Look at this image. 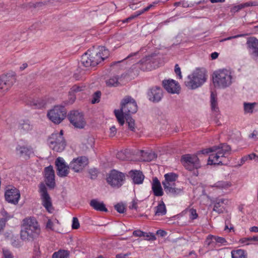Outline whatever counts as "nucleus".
<instances>
[{"instance_id":"nucleus-54","label":"nucleus","mask_w":258,"mask_h":258,"mask_svg":"<svg viewBox=\"0 0 258 258\" xmlns=\"http://www.w3.org/2000/svg\"><path fill=\"white\" fill-rule=\"evenodd\" d=\"M116 133V129L114 126H112L110 128V137H114Z\"/></svg>"},{"instance_id":"nucleus-58","label":"nucleus","mask_w":258,"mask_h":258,"mask_svg":"<svg viewBox=\"0 0 258 258\" xmlns=\"http://www.w3.org/2000/svg\"><path fill=\"white\" fill-rule=\"evenodd\" d=\"M241 36V35H235V36H233L228 37L227 38H226L222 39L220 40V42H224L225 41L229 40H231V39H233V38H236L240 37Z\"/></svg>"},{"instance_id":"nucleus-15","label":"nucleus","mask_w":258,"mask_h":258,"mask_svg":"<svg viewBox=\"0 0 258 258\" xmlns=\"http://www.w3.org/2000/svg\"><path fill=\"white\" fill-rule=\"evenodd\" d=\"M6 200L9 203L17 204L20 197L19 190L16 187L9 185L7 187L5 192Z\"/></svg>"},{"instance_id":"nucleus-14","label":"nucleus","mask_w":258,"mask_h":258,"mask_svg":"<svg viewBox=\"0 0 258 258\" xmlns=\"http://www.w3.org/2000/svg\"><path fill=\"white\" fill-rule=\"evenodd\" d=\"M16 81L13 75H6L0 76V96L11 88Z\"/></svg>"},{"instance_id":"nucleus-3","label":"nucleus","mask_w":258,"mask_h":258,"mask_svg":"<svg viewBox=\"0 0 258 258\" xmlns=\"http://www.w3.org/2000/svg\"><path fill=\"white\" fill-rule=\"evenodd\" d=\"M109 55V50L104 46H99L97 49L88 50L81 58V64L86 68L95 67Z\"/></svg>"},{"instance_id":"nucleus-20","label":"nucleus","mask_w":258,"mask_h":258,"mask_svg":"<svg viewBox=\"0 0 258 258\" xmlns=\"http://www.w3.org/2000/svg\"><path fill=\"white\" fill-rule=\"evenodd\" d=\"M45 181L47 186L50 188L53 189L55 186V174L53 167L50 165L44 168Z\"/></svg>"},{"instance_id":"nucleus-8","label":"nucleus","mask_w":258,"mask_h":258,"mask_svg":"<svg viewBox=\"0 0 258 258\" xmlns=\"http://www.w3.org/2000/svg\"><path fill=\"white\" fill-rule=\"evenodd\" d=\"M67 110L64 106L57 105L47 113L49 119L55 124L60 123L66 117Z\"/></svg>"},{"instance_id":"nucleus-39","label":"nucleus","mask_w":258,"mask_h":258,"mask_svg":"<svg viewBox=\"0 0 258 258\" xmlns=\"http://www.w3.org/2000/svg\"><path fill=\"white\" fill-rule=\"evenodd\" d=\"M232 258H246L244 251L242 249H238L231 251Z\"/></svg>"},{"instance_id":"nucleus-13","label":"nucleus","mask_w":258,"mask_h":258,"mask_svg":"<svg viewBox=\"0 0 258 258\" xmlns=\"http://www.w3.org/2000/svg\"><path fill=\"white\" fill-rule=\"evenodd\" d=\"M68 118L75 127L82 128L86 124L83 114L78 111H71L68 115Z\"/></svg>"},{"instance_id":"nucleus-7","label":"nucleus","mask_w":258,"mask_h":258,"mask_svg":"<svg viewBox=\"0 0 258 258\" xmlns=\"http://www.w3.org/2000/svg\"><path fill=\"white\" fill-rule=\"evenodd\" d=\"M213 84L216 87L225 88L232 83L231 72L226 69L215 72L213 75Z\"/></svg>"},{"instance_id":"nucleus-61","label":"nucleus","mask_w":258,"mask_h":258,"mask_svg":"<svg viewBox=\"0 0 258 258\" xmlns=\"http://www.w3.org/2000/svg\"><path fill=\"white\" fill-rule=\"evenodd\" d=\"M135 18L134 15H132L130 17H128L126 19H125L122 21L123 23H128V22L131 21V20L134 19Z\"/></svg>"},{"instance_id":"nucleus-56","label":"nucleus","mask_w":258,"mask_h":258,"mask_svg":"<svg viewBox=\"0 0 258 258\" xmlns=\"http://www.w3.org/2000/svg\"><path fill=\"white\" fill-rule=\"evenodd\" d=\"M138 200H134L132 202V205L129 207L130 209H137V202Z\"/></svg>"},{"instance_id":"nucleus-16","label":"nucleus","mask_w":258,"mask_h":258,"mask_svg":"<svg viewBox=\"0 0 258 258\" xmlns=\"http://www.w3.org/2000/svg\"><path fill=\"white\" fill-rule=\"evenodd\" d=\"M88 159L84 156L74 159L70 164V169L76 172H79L88 164Z\"/></svg>"},{"instance_id":"nucleus-42","label":"nucleus","mask_w":258,"mask_h":258,"mask_svg":"<svg viewBox=\"0 0 258 258\" xmlns=\"http://www.w3.org/2000/svg\"><path fill=\"white\" fill-rule=\"evenodd\" d=\"M101 93L100 91L95 92L93 95V99L91 101L92 104L98 103L100 101Z\"/></svg>"},{"instance_id":"nucleus-9","label":"nucleus","mask_w":258,"mask_h":258,"mask_svg":"<svg viewBox=\"0 0 258 258\" xmlns=\"http://www.w3.org/2000/svg\"><path fill=\"white\" fill-rule=\"evenodd\" d=\"M48 143L49 147L57 152L63 151L66 146L64 137H61L59 135H51L48 139Z\"/></svg>"},{"instance_id":"nucleus-10","label":"nucleus","mask_w":258,"mask_h":258,"mask_svg":"<svg viewBox=\"0 0 258 258\" xmlns=\"http://www.w3.org/2000/svg\"><path fill=\"white\" fill-rule=\"evenodd\" d=\"M180 161L184 167L189 171L198 169L201 167L199 159L197 156L195 155L185 154L182 155Z\"/></svg>"},{"instance_id":"nucleus-27","label":"nucleus","mask_w":258,"mask_h":258,"mask_svg":"<svg viewBox=\"0 0 258 258\" xmlns=\"http://www.w3.org/2000/svg\"><path fill=\"white\" fill-rule=\"evenodd\" d=\"M228 200L225 199H217L214 202L213 211L219 214L222 213L224 210L223 205L227 204Z\"/></svg>"},{"instance_id":"nucleus-32","label":"nucleus","mask_w":258,"mask_h":258,"mask_svg":"<svg viewBox=\"0 0 258 258\" xmlns=\"http://www.w3.org/2000/svg\"><path fill=\"white\" fill-rule=\"evenodd\" d=\"M155 215L156 216H163L166 213L165 205L163 201L160 202L158 205L155 207Z\"/></svg>"},{"instance_id":"nucleus-29","label":"nucleus","mask_w":258,"mask_h":258,"mask_svg":"<svg viewBox=\"0 0 258 258\" xmlns=\"http://www.w3.org/2000/svg\"><path fill=\"white\" fill-rule=\"evenodd\" d=\"M90 205L94 210L101 211V212H107V209L105 207V204L103 202H99L97 199H93L91 200L90 202Z\"/></svg>"},{"instance_id":"nucleus-48","label":"nucleus","mask_w":258,"mask_h":258,"mask_svg":"<svg viewBox=\"0 0 258 258\" xmlns=\"http://www.w3.org/2000/svg\"><path fill=\"white\" fill-rule=\"evenodd\" d=\"M116 158L120 160H125L126 156L123 151H119L116 154Z\"/></svg>"},{"instance_id":"nucleus-22","label":"nucleus","mask_w":258,"mask_h":258,"mask_svg":"<svg viewBox=\"0 0 258 258\" xmlns=\"http://www.w3.org/2000/svg\"><path fill=\"white\" fill-rule=\"evenodd\" d=\"M162 84L165 89L169 93H176L179 90V86L173 80H164Z\"/></svg>"},{"instance_id":"nucleus-34","label":"nucleus","mask_w":258,"mask_h":258,"mask_svg":"<svg viewBox=\"0 0 258 258\" xmlns=\"http://www.w3.org/2000/svg\"><path fill=\"white\" fill-rule=\"evenodd\" d=\"M119 77L118 76H113L106 81V84L109 87H116L118 85Z\"/></svg>"},{"instance_id":"nucleus-6","label":"nucleus","mask_w":258,"mask_h":258,"mask_svg":"<svg viewBox=\"0 0 258 258\" xmlns=\"http://www.w3.org/2000/svg\"><path fill=\"white\" fill-rule=\"evenodd\" d=\"M206 70L204 68L197 69L188 75L185 85L190 89H195L202 86L207 80Z\"/></svg>"},{"instance_id":"nucleus-11","label":"nucleus","mask_w":258,"mask_h":258,"mask_svg":"<svg viewBox=\"0 0 258 258\" xmlns=\"http://www.w3.org/2000/svg\"><path fill=\"white\" fill-rule=\"evenodd\" d=\"M39 192L42 201V205L48 212L53 210L51 198L47 192V189L44 183L41 182L39 185Z\"/></svg>"},{"instance_id":"nucleus-26","label":"nucleus","mask_w":258,"mask_h":258,"mask_svg":"<svg viewBox=\"0 0 258 258\" xmlns=\"http://www.w3.org/2000/svg\"><path fill=\"white\" fill-rule=\"evenodd\" d=\"M129 174L134 183L138 184L142 183L144 179V175L141 171L132 170L129 172Z\"/></svg>"},{"instance_id":"nucleus-62","label":"nucleus","mask_w":258,"mask_h":258,"mask_svg":"<svg viewBox=\"0 0 258 258\" xmlns=\"http://www.w3.org/2000/svg\"><path fill=\"white\" fill-rule=\"evenodd\" d=\"M53 223L50 220H48L46 223V227L49 229H52Z\"/></svg>"},{"instance_id":"nucleus-19","label":"nucleus","mask_w":258,"mask_h":258,"mask_svg":"<svg viewBox=\"0 0 258 258\" xmlns=\"http://www.w3.org/2000/svg\"><path fill=\"white\" fill-rule=\"evenodd\" d=\"M56 166L57 175L59 177H66L69 173L70 165H67L63 158L58 157L55 162Z\"/></svg>"},{"instance_id":"nucleus-46","label":"nucleus","mask_w":258,"mask_h":258,"mask_svg":"<svg viewBox=\"0 0 258 258\" xmlns=\"http://www.w3.org/2000/svg\"><path fill=\"white\" fill-rule=\"evenodd\" d=\"M189 218L191 220H195L197 219L198 217V215L197 213V211L195 209H191L189 210Z\"/></svg>"},{"instance_id":"nucleus-21","label":"nucleus","mask_w":258,"mask_h":258,"mask_svg":"<svg viewBox=\"0 0 258 258\" xmlns=\"http://www.w3.org/2000/svg\"><path fill=\"white\" fill-rule=\"evenodd\" d=\"M162 95V89L157 86L151 88L148 93L149 100L153 102H159L161 99Z\"/></svg>"},{"instance_id":"nucleus-50","label":"nucleus","mask_w":258,"mask_h":258,"mask_svg":"<svg viewBox=\"0 0 258 258\" xmlns=\"http://www.w3.org/2000/svg\"><path fill=\"white\" fill-rule=\"evenodd\" d=\"M133 235L137 237L145 236V232H144L140 230H137L133 232Z\"/></svg>"},{"instance_id":"nucleus-12","label":"nucleus","mask_w":258,"mask_h":258,"mask_svg":"<svg viewBox=\"0 0 258 258\" xmlns=\"http://www.w3.org/2000/svg\"><path fill=\"white\" fill-rule=\"evenodd\" d=\"M124 179V174L115 170H112L106 179L108 184L112 187H116L121 186Z\"/></svg>"},{"instance_id":"nucleus-59","label":"nucleus","mask_w":258,"mask_h":258,"mask_svg":"<svg viewBox=\"0 0 258 258\" xmlns=\"http://www.w3.org/2000/svg\"><path fill=\"white\" fill-rule=\"evenodd\" d=\"M157 234L161 236V237H164L166 235L167 232L163 230H158L156 232Z\"/></svg>"},{"instance_id":"nucleus-40","label":"nucleus","mask_w":258,"mask_h":258,"mask_svg":"<svg viewBox=\"0 0 258 258\" xmlns=\"http://www.w3.org/2000/svg\"><path fill=\"white\" fill-rule=\"evenodd\" d=\"M86 86L79 84L74 85L70 89L71 93H77L84 91L86 89Z\"/></svg>"},{"instance_id":"nucleus-45","label":"nucleus","mask_w":258,"mask_h":258,"mask_svg":"<svg viewBox=\"0 0 258 258\" xmlns=\"http://www.w3.org/2000/svg\"><path fill=\"white\" fill-rule=\"evenodd\" d=\"M245 7H246V6H245V3L241 4L239 5L235 6L233 7L231 9V12H233V13H236Z\"/></svg>"},{"instance_id":"nucleus-25","label":"nucleus","mask_w":258,"mask_h":258,"mask_svg":"<svg viewBox=\"0 0 258 258\" xmlns=\"http://www.w3.org/2000/svg\"><path fill=\"white\" fill-rule=\"evenodd\" d=\"M164 177L165 180L162 182L163 187L175 184V181L178 178V175L174 173L170 172L165 174Z\"/></svg>"},{"instance_id":"nucleus-33","label":"nucleus","mask_w":258,"mask_h":258,"mask_svg":"<svg viewBox=\"0 0 258 258\" xmlns=\"http://www.w3.org/2000/svg\"><path fill=\"white\" fill-rule=\"evenodd\" d=\"M19 128L25 132H28L32 130L33 125L31 124L29 120H22L19 123Z\"/></svg>"},{"instance_id":"nucleus-38","label":"nucleus","mask_w":258,"mask_h":258,"mask_svg":"<svg viewBox=\"0 0 258 258\" xmlns=\"http://www.w3.org/2000/svg\"><path fill=\"white\" fill-rule=\"evenodd\" d=\"M124 118L125 119L126 123L128 124V128L132 131H135V120L130 115L124 116Z\"/></svg>"},{"instance_id":"nucleus-51","label":"nucleus","mask_w":258,"mask_h":258,"mask_svg":"<svg viewBox=\"0 0 258 258\" xmlns=\"http://www.w3.org/2000/svg\"><path fill=\"white\" fill-rule=\"evenodd\" d=\"M174 72H175V74L179 77V79L182 78L180 69L178 64H176L175 66Z\"/></svg>"},{"instance_id":"nucleus-64","label":"nucleus","mask_w":258,"mask_h":258,"mask_svg":"<svg viewBox=\"0 0 258 258\" xmlns=\"http://www.w3.org/2000/svg\"><path fill=\"white\" fill-rule=\"evenodd\" d=\"M218 55H219L218 53H217L216 52H214L211 54V57L212 58V59H215L218 57Z\"/></svg>"},{"instance_id":"nucleus-55","label":"nucleus","mask_w":258,"mask_h":258,"mask_svg":"<svg viewBox=\"0 0 258 258\" xmlns=\"http://www.w3.org/2000/svg\"><path fill=\"white\" fill-rule=\"evenodd\" d=\"M245 6L247 7L250 6H258V2H248L245 3Z\"/></svg>"},{"instance_id":"nucleus-4","label":"nucleus","mask_w":258,"mask_h":258,"mask_svg":"<svg viewBox=\"0 0 258 258\" xmlns=\"http://www.w3.org/2000/svg\"><path fill=\"white\" fill-rule=\"evenodd\" d=\"M40 233V228L36 219L33 217L23 220L20 237L23 241H33Z\"/></svg>"},{"instance_id":"nucleus-18","label":"nucleus","mask_w":258,"mask_h":258,"mask_svg":"<svg viewBox=\"0 0 258 258\" xmlns=\"http://www.w3.org/2000/svg\"><path fill=\"white\" fill-rule=\"evenodd\" d=\"M154 63V58L153 56H147L143 58L136 66L143 71H149L155 69Z\"/></svg>"},{"instance_id":"nucleus-2","label":"nucleus","mask_w":258,"mask_h":258,"mask_svg":"<svg viewBox=\"0 0 258 258\" xmlns=\"http://www.w3.org/2000/svg\"><path fill=\"white\" fill-rule=\"evenodd\" d=\"M109 55V50L104 46H99L97 49L88 50L81 58V64L86 68L95 67Z\"/></svg>"},{"instance_id":"nucleus-1","label":"nucleus","mask_w":258,"mask_h":258,"mask_svg":"<svg viewBox=\"0 0 258 258\" xmlns=\"http://www.w3.org/2000/svg\"><path fill=\"white\" fill-rule=\"evenodd\" d=\"M231 148L227 144H220L218 146H214L210 148L204 149L200 151L203 154H210L208 164L209 165H223L224 160L226 155L230 154Z\"/></svg>"},{"instance_id":"nucleus-53","label":"nucleus","mask_w":258,"mask_h":258,"mask_svg":"<svg viewBox=\"0 0 258 258\" xmlns=\"http://www.w3.org/2000/svg\"><path fill=\"white\" fill-rule=\"evenodd\" d=\"M258 131L256 130H254L253 132L249 135V138H252L254 139L255 141L258 140Z\"/></svg>"},{"instance_id":"nucleus-5","label":"nucleus","mask_w":258,"mask_h":258,"mask_svg":"<svg viewBox=\"0 0 258 258\" xmlns=\"http://www.w3.org/2000/svg\"><path fill=\"white\" fill-rule=\"evenodd\" d=\"M137 109L135 100L131 96H126L121 101V108L115 110L114 114L119 124L122 125L124 123V116L136 113Z\"/></svg>"},{"instance_id":"nucleus-47","label":"nucleus","mask_w":258,"mask_h":258,"mask_svg":"<svg viewBox=\"0 0 258 258\" xmlns=\"http://www.w3.org/2000/svg\"><path fill=\"white\" fill-rule=\"evenodd\" d=\"M72 228L74 229H77L80 227V223L77 218L74 217L73 219Z\"/></svg>"},{"instance_id":"nucleus-35","label":"nucleus","mask_w":258,"mask_h":258,"mask_svg":"<svg viewBox=\"0 0 258 258\" xmlns=\"http://www.w3.org/2000/svg\"><path fill=\"white\" fill-rule=\"evenodd\" d=\"M69 253L67 250H60L55 252L52 255V258H68Z\"/></svg>"},{"instance_id":"nucleus-23","label":"nucleus","mask_w":258,"mask_h":258,"mask_svg":"<svg viewBox=\"0 0 258 258\" xmlns=\"http://www.w3.org/2000/svg\"><path fill=\"white\" fill-rule=\"evenodd\" d=\"M248 47L251 54L258 58V40L255 38H250L247 41Z\"/></svg>"},{"instance_id":"nucleus-57","label":"nucleus","mask_w":258,"mask_h":258,"mask_svg":"<svg viewBox=\"0 0 258 258\" xmlns=\"http://www.w3.org/2000/svg\"><path fill=\"white\" fill-rule=\"evenodd\" d=\"M69 99L71 103H73L76 100V96L75 93H71L70 91L69 92Z\"/></svg>"},{"instance_id":"nucleus-17","label":"nucleus","mask_w":258,"mask_h":258,"mask_svg":"<svg viewBox=\"0 0 258 258\" xmlns=\"http://www.w3.org/2000/svg\"><path fill=\"white\" fill-rule=\"evenodd\" d=\"M16 154L20 157L29 159L34 154L33 148L30 145H18L16 148Z\"/></svg>"},{"instance_id":"nucleus-49","label":"nucleus","mask_w":258,"mask_h":258,"mask_svg":"<svg viewBox=\"0 0 258 258\" xmlns=\"http://www.w3.org/2000/svg\"><path fill=\"white\" fill-rule=\"evenodd\" d=\"M3 257L4 258H13L12 252L8 249H3Z\"/></svg>"},{"instance_id":"nucleus-37","label":"nucleus","mask_w":258,"mask_h":258,"mask_svg":"<svg viewBox=\"0 0 258 258\" xmlns=\"http://www.w3.org/2000/svg\"><path fill=\"white\" fill-rule=\"evenodd\" d=\"M211 239L212 240H214L216 242L220 243L221 244L225 245V243H227V241L226 239L221 237L215 236L213 235H209L207 238V240Z\"/></svg>"},{"instance_id":"nucleus-30","label":"nucleus","mask_w":258,"mask_h":258,"mask_svg":"<svg viewBox=\"0 0 258 258\" xmlns=\"http://www.w3.org/2000/svg\"><path fill=\"white\" fill-rule=\"evenodd\" d=\"M211 107L212 111L217 115L219 111L218 106V102L216 98V95L213 93L211 94Z\"/></svg>"},{"instance_id":"nucleus-28","label":"nucleus","mask_w":258,"mask_h":258,"mask_svg":"<svg viewBox=\"0 0 258 258\" xmlns=\"http://www.w3.org/2000/svg\"><path fill=\"white\" fill-rule=\"evenodd\" d=\"M163 187L167 194L175 197L182 192V188L176 187L175 184Z\"/></svg>"},{"instance_id":"nucleus-60","label":"nucleus","mask_w":258,"mask_h":258,"mask_svg":"<svg viewBox=\"0 0 258 258\" xmlns=\"http://www.w3.org/2000/svg\"><path fill=\"white\" fill-rule=\"evenodd\" d=\"M245 240H249V241H258V236H254L253 237H249L248 238H245Z\"/></svg>"},{"instance_id":"nucleus-52","label":"nucleus","mask_w":258,"mask_h":258,"mask_svg":"<svg viewBox=\"0 0 258 258\" xmlns=\"http://www.w3.org/2000/svg\"><path fill=\"white\" fill-rule=\"evenodd\" d=\"M145 237L146 239L147 240H155L156 239V237L153 233H146L145 232V236H144Z\"/></svg>"},{"instance_id":"nucleus-41","label":"nucleus","mask_w":258,"mask_h":258,"mask_svg":"<svg viewBox=\"0 0 258 258\" xmlns=\"http://www.w3.org/2000/svg\"><path fill=\"white\" fill-rule=\"evenodd\" d=\"M255 104H256L255 103H251L244 102L243 105L245 112L252 113Z\"/></svg>"},{"instance_id":"nucleus-31","label":"nucleus","mask_w":258,"mask_h":258,"mask_svg":"<svg viewBox=\"0 0 258 258\" xmlns=\"http://www.w3.org/2000/svg\"><path fill=\"white\" fill-rule=\"evenodd\" d=\"M141 160L145 162H150L156 158L157 155L154 152H145L141 151Z\"/></svg>"},{"instance_id":"nucleus-63","label":"nucleus","mask_w":258,"mask_h":258,"mask_svg":"<svg viewBox=\"0 0 258 258\" xmlns=\"http://www.w3.org/2000/svg\"><path fill=\"white\" fill-rule=\"evenodd\" d=\"M128 254H123V253H119L116 254V258H126V256L128 255Z\"/></svg>"},{"instance_id":"nucleus-44","label":"nucleus","mask_w":258,"mask_h":258,"mask_svg":"<svg viewBox=\"0 0 258 258\" xmlns=\"http://www.w3.org/2000/svg\"><path fill=\"white\" fill-rule=\"evenodd\" d=\"M89 173L90 175V178L92 179H95L98 176V171L96 168H92L89 170Z\"/></svg>"},{"instance_id":"nucleus-36","label":"nucleus","mask_w":258,"mask_h":258,"mask_svg":"<svg viewBox=\"0 0 258 258\" xmlns=\"http://www.w3.org/2000/svg\"><path fill=\"white\" fill-rule=\"evenodd\" d=\"M231 186V183L228 181H219L215 183L213 185L214 187H216L220 189H226Z\"/></svg>"},{"instance_id":"nucleus-43","label":"nucleus","mask_w":258,"mask_h":258,"mask_svg":"<svg viewBox=\"0 0 258 258\" xmlns=\"http://www.w3.org/2000/svg\"><path fill=\"white\" fill-rule=\"evenodd\" d=\"M115 209L119 213H123L125 211V206L122 203H118L114 206Z\"/></svg>"},{"instance_id":"nucleus-24","label":"nucleus","mask_w":258,"mask_h":258,"mask_svg":"<svg viewBox=\"0 0 258 258\" xmlns=\"http://www.w3.org/2000/svg\"><path fill=\"white\" fill-rule=\"evenodd\" d=\"M152 189L155 196L161 197L164 194L161 183L156 177L153 179Z\"/></svg>"}]
</instances>
